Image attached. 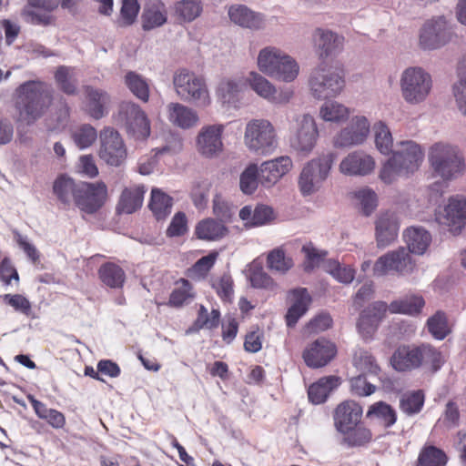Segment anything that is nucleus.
I'll return each instance as SVG.
<instances>
[{"label": "nucleus", "instance_id": "obj_1", "mask_svg": "<svg viewBox=\"0 0 466 466\" xmlns=\"http://www.w3.org/2000/svg\"><path fill=\"white\" fill-rule=\"evenodd\" d=\"M54 102V89L42 80H27L13 94L14 119L17 124L31 126L42 118Z\"/></svg>", "mask_w": 466, "mask_h": 466}, {"label": "nucleus", "instance_id": "obj_2", "mask_svg": "<svg viewBox=\"0 0 466 466\" xmlns=\"http://www.w3.org/2000/svg\"><path fill=\"white\" fill-rule=\"evenodd\" d=\"M391 365L398 371H410L425 367L435 372L443 363L441 353L430 344L418 347L400 346L393 353Z\"/></svg>", "mask_w": 466, "mask_h": 466}, {"label": "nucleus", "instance_id": "obj_3", "mask_svg": "<svg viewBox=\"0 0 466 466\" xmlns=\"http://www.w3.org/2000/svg\"><path fill=\"white\" fill-rule=\"evenodd\" d=\"M422 159L423 153L417 143L410 140L401 141L400 148L383 164L380 178L386 184H391L398 177L415 172Z\"/></svg>", "mask_w": 466, "mask_h": 466}, {"label": "nucleus", "instance_id": "obj_4", "mask_svg": "<svg viewBox=\"0 0 466 466\" xmlns=\"http://www.w3.org/2000/svg\"><path fill=\"white\" fill-rule=\"evenodd\" d=\"M428 159L435 177L443 181H451L461 176L465 169V159L457 146L438 142L433 144L428 154Z\"/></svg>", "mask_w": 466, "mask_h": 466}, {"label": "nucleus", "instance_id": "obj_5", "mask_svg": "<svg viewBox=\"0 0 466 466\" xmlns=\"http://www.w3.org/2000/svg\"><path fill=\"white\" fill-rule=\"evenodd\" d=\"M258 66L265 75L284 82L295 80L299 71L298 63L275 46H267L259 51Z\"/></svg>", "mask_w": 466, "mask_h": 466}, {"label": "nucleus", "instance_id": "obj_6", "mask_svg": "<svg viewBox=\"0 0 466 466\" xmlns=\"http://www.w3.org/2000/svg\"><path fill=\"white\" fill-rule=\"evenodd\" d=\"M244 145L255 156H269L279 147L277 130L268 119H251L245 127Z\"/></svg>", "mask_w": 466, "mask_h": 466}, {"label": "nucleus", "instance_id": "obj_7", "mask_svg": "<svg viewBox=\"0 0 466 466\" xmlns=\"http://www.w3.org/2000/svg\"><path fill=\"white\" fill-rule=\"evenodd\" d=\"M309 86L311 95L317 99L337 96L345 87L344 70L321 63L311 70Z\"/></svg>", "mask_w": 466, "mask_h": 466}, {"label": "nucleus", "instance_id": "obj_8", "mask_svg": "<svg viewBox=\"0 0 466 466\" xmlns=\"http://www.w3.org/2000/svg\"><path fill=\"white\" fill-rule=\"evenodd\" d=\"M335 154L327 153L309 160L302 168L299 177V187L303 196L317 192L328 178Z\"/></svg>", "mask_w": 466, "mask_h": 466}, {"label": "nucleus", "instance_id": "obj_9", "mask_svg": "<svg viewBox=\"0 0 466 466\" xmlns=\"http://www.w3.org/2000/svg\"><path fill=\"white\" fill-rule=\"evenodd\" d=\"M431 88V76L421 67H409L401 75V95L409 104L417 105L423 102Z\"/></svg>", "mask_w": 466, "mask_h": 466}, {"label": "nucleus", "instance_id": "obj_10", "mask_svg": "<svg viewBox=\"0 0 466 466\" xmlns=\"http://www.w3.org/2000/svg\"><path fill=\"white\" fill-rule=\"evenodd\" d=\"M116 123L136 139H146L150 135V122L142 108L130 101H124L114 116Z\"/></svg>", "mask_w": 466, "mask_h": 466}, {"label": "nucleus", "instance_id": "obj_11", "mask_svg": "<svg viewBox=\"0 0 466 466\" xmlns=\"http://www.w3.org/2000/svg\"><path fill=\"white\" fill-rule=\"evenodd\" d=\"M293 121L290 147L298 153L307 156L315 147L319 137L316 121L309 114L296 115Z\"/></svg>", "mask_w": 466, "mask_h": 466}, {"label": "nucleus", "instance_id": "obj_12", "mask_svg": "<svg viewBox=\"0 0 466 466\" xmlns=\"http://www.w3.org/2000/svg\"><path fill=\"white\" fill-rule=\"evenodd\" d=\"M452 36L450 24L443 15L424 23L420 31L419 46L423 50H435L448 44Z\"/></svg>", "mask_w": 466, "mask_h": 466}, {"label": "nucleus", "instance_id": "obj_13", "mask_svg": "<svg viewBox=\"0 0 466 466\" xmlns=\"http://www.w3.org/2000/svg\"><path fill=\"white\" fill-rule=\"evenodd\" d=\"M106 198L107 187L103 181L79 182L75 205L82 212L94 214L104 206Z\"/></svg>", "mask_w": 466, "mask_h": 466}, {"label": "nucleus", "instance_id": "obj_14", "mask_svg": "<svg viewBox=\"0 0 466 466\" xmlns=\"http://www.w3.org/2000/svg\"><path fill=\"white\" fill-rule=\"evenodd\" d=\"M415 263L410 252L405 248H399L380 257L373 266V272L377 276H383L390 271L400 274L412 272Z\"/></svg>", "mask_w": 466, "mask_h": 466}, {"label": "nucleus", "instance_id": "obj_15", "mask_svg": "<svg viewBox=\"0 0 466 466\" xmlns=\"http://www.w3.org/2000/svg\"><path fill=\"white\" fill-rule=\"evenodd\" d=\"M99 157L106 164L120 166L127 157V150L119 133L113 127H105L100 133Z\"/></svg>", "mask_w": 466, "mask_h": 466}, {"label": "nucleus", "instance_id": "obj_16", "mask_svg": "<svg viewBox=\"0 0 466 466\" xmlns=\"http://www.w3.org/2000/svg\"><path fill=\"white\" fill-rule=\"evenodd\" d=\"M370 129V122L365 116H354L350 124L334 137L333 145L339 148L361 145L367 139Z\"/></svg>", "mask_w": 466, "mask_h": 466}, {"label": "nucleus", "instance_id": "obj_17", "mask_svg": "<svg viewBox=\"0 0 466 466\" xmlns=\"http://www.w3.org/2000/svg\"><path fill=\"white\" fill-rule=\"evenodd\" d=\"M439 224L449 228L451 232L457 233L466 225V199L451 198L447 206L436 214Z\"/></svg>", "mask_w": 466, "mask_h": 466}, {"label": "nucleus", "instance_id": "obj_18", "mask_svg": "<svg viewBox=\"0 0 466 466\" xmlns=\"http://www.w3.org/2000/svg\"><path fill=\"white\" fill-rule=\"evenodd\" d=\"M312 41L315 52L321 60L337 56L344 46V37L329 29H315Z\"/></svg>", "mask_w": 466, "mask_h": 466}, {"label": "nucleus", "instance_id": "obj_19", "mask_svg": "<svg viewBox=\"0 0 466 466\" xmlns=\"http://www.w3.org/2000/svg\"><path fill=\"white\" fill-rule=\"evenodd\" d=\"M375 168V160L364 151L357 150L348 154L339 164V171L346 176L364 177Z\"/></svg>", "mask_w": 466, "mask_h": 466}, {"label": "nucleus", "instance_id": "obj_20", "mask_svg": "<svg viewBox=\"0 0 466 466\" xmlns=\"http://www.w3.org/2000/svg\"><path fill=\"white\" fill-rule=\"evenodd\" d=\"M84 93V110L89 116L97 120L107 115L111 97L106 91L85 86Z\"/></svg>", "mask_w": 466, "mask_h": 466}, {"label": "nucleus", "instance_id": "obj_21", "mask_svg": "<svg viewBox=\"0 0 466 466\" xmlns=\"http://www.w3.org/2000/svg\"><path fill=\"white\" fill-rule=\"evenodd\" d=\"M335 354V345L326 339L320 338L304 350L303 359L309 367L316 369L327 365Z\"/></svg>", "mask_w": 466, "mask_h": 466}, {"label": "nucleus", "instance_id": "obj_22", "mask_svg": "<svg viewBox=\"0 0 466 466\" xmlns=\"http://www.w3.org/2000/svg\"><path fill=\"white\" fill-rule=\"evenodd\" d=\"M292 167V160L288 156H282L272 160L263 162L259 168V181L265 187L274 186Z\"/></svg>", "mask_w": 466, "mask_h": 466}, {"label": "nucleus", "instance_id": "obj_23", "mask_svg": "<svg viewBox=\"0 0 466 466\" xmlns=\"http://www.w3.org/2000/svg\"><path fill=\"white\" fill-rule=\"evenodd\" d=\"M398 231L399 222L396 215L390 211L380 213L375 221L377 246L380 248L390 246L396 239Z\"/></svg>", "mask_w": 466, "mask_h": 466}, {"label": "nucleus", "instance_id": "obj_24", "mask_svg": "<svg viewBox=\"0 0 466 466\" xmlns=\"http://www.w3.org/2000/svg\"><path fill=\"white\" fill-rule=\"evenodd\" d=\"M362 408L353 400H346L340 403L335 410V426L341 433H346L354 429L360 420Z\"/></svg>", "mask_w": 466, "mask_h": 466}, {"label": "nucleus", "instance_id": "obj_25", "mask_svg": "<svg viewBox=\"0 0 466 466\" xmlns=\"http://www.w3.org/2000/svg\"><path fill=\"white\" fill-rule=\"evenodd\" d=\"M174 86L177 95L186 100H196L201 97L203 83L193 73L180 70L174 76Z\"/></svg>", "mask_w": 466, "mask_h": 466}, {"label": "nucleus", "instance_id": "obj_26", "mask_svg": "<svg viewBox=\"0 0 466 466\" xmlns=\"http://www.w3.org/2000/svg\"><path fill=\"white\" fill-rule=\"evenodd\" d=\"M228 16L234 24L250 30H260L265 26V17L244 5H233L228 8Z\"/></svg>", "mask_w": 466, "mask_h": 466}, {"label": "nucleus", "instance_id": "obj_27", "mask_svg": "<svg viewBox=\"0 0 466 466\" xmlns=\"http://www.w3.org/2000/svg\"><path fill=\"white\" fill-rule=\"evenodd\" d=\"M146 188L142 185L125 187L121 193L117 210L121 213L132 214L141 208Z\"/></svg>", "mask_w": 466, "mask_h": 466}, {"label": "nucleus", "instance_id": "obj_28", "mask_svg": "<svg viewBox=\"0 0 466 466\" xmlns=\"http://www.w3.org/2000/svg\"><path fill=\"white\" fill-rule=\"evenodd\" d=\"M293 303L286 314V321L289 327H294L300 317L308 310L311 298L306 289H296L291 291Z\"/></svg>", "mask_w": 466, "mask_h": 466}, {"label": "nucleus", "instance_id": "obj_29", "mask_svg": "<svg viewBox=\"0 0 466 466\" xmlns=\"http://www.w3.org/2000/svg\"><path fill=\"white\" fill-rule=\"evenodd\" d=\"M98 279L110 289H121L126 281L124 269L116 263L105 262L97 270Z\"/></svg>", "mask_w": 466, "mask_h": 466}, {"label": "nucleus", "instance_id": "obj_30", "mask_svg": "<svg viewBox=\"0 0 466 466\" xmlns=\"http://www.w3.org/2000/svg\"><path fill=\"white\" fill-rule=\"evenodd\" d=\"M141 18L144 30H151L161 26L167 19L166 5L160 1L149 3L145 7Z\"/></svg>", "mask_w": 466, "mask_h": 466}, {"label": "nucleus", "instance_id": "obj_31", "mask_svg": "<svg viewBox=\"0 0 466 466\" xmlns=\"http://www.w3.org/2000/svg\"><path fill=\"white\" fill-rule=\"evenodd\" d=\"M404 239L410 253L421 255L428 248L431 237L427 230L420 227H410L404 232Z\"/></svg>", "mask_w": 466, "mask_h": 466}, {"label": "nucleus", "instance_id": "obj_32", "mask_svg": "<svg viewBox=\"0 0 466 466\" xmlns=\"http://www.w3.org/2000/svg\"><path fill=\"white\" fill-rule=\"evenodd\" d=\"M30 403L36 414V416L46 421V423L51 426L53 429L61 430L66 424V416L61 411L51 409L46 406L44 402L34 399L33 397L29 398Z\"/></svg>", "mask_w": 466, "mask_h": 466}, {"label": "nucleus", "instance_id": "obj_33", "mask_svg": "<svg viewBox=\"0 0 466 466\" xmlns=\"http://www.w3.org/2000/svg\"><path fill=\"white\" fill-rule=\"evenodd\" d=\"M225 126L216 124L206 127V158H218L224 151L222 134Z\"/></svg>", "mask_w": 466, "mask_h": 466}, {"label": "nucleus", "instance_id": "obj_34", "mask_svg": "<svg viewBox=\"0 0 466 466\" xmlns=\"http://www.w3.org/2000/svg\"><path fill=\"white\" fill-rule=\"evenodd\" d=\"M339 384V379L336 376L324 377L309 386L308 396L313 404L323 403L330 391Z\"/></svg>", "mask_w": 466, "mask_h": 466}, {"label": "nucleus", "instance_id": "obj_35", "mask_svg": "<svg viewBox=\"0 0 466 466\" xmlns=\"http://www.w3.org/2000/svg\"><path fill=\"white\" fill-rule=\"evenodd\" d=\"M168 118L174 125L184 129L192 127L198 120L195 111L179 103L168 106Z\"/></svg>", "mask_w": 466, "mask_h": 466}, {"label": "nucleus", "instance_id": "obj_36", "mask_svg": "<svg viewBox=\"0 0 466 466\" xmlns=\"http://www.w3.org/2000/svg\"><path fill=\"white\" fill-rule=\"evenodd\" d=\"M175 285L176 287L170 293L168 301L166 303L157 302V307L166 305L170 308H181L195 297L193 288L187 279H180L175 282Z\"/></svg>", "mask_w": 466, "mask_h": 466}, {"label": "nucleus", "instance_id": "obj_37", "mask_svg": "<svg viewBox=\"0 0 466 466\" xmlns=\"http://www.w3.org/2000/svg\"><path fill=\"white\" fill-rule=\"evenodd\" d=\"M76 189H78V183L64 176L58 177L53 185L54 194L64 205H70L72 201L75 203Z\"/></svg>", "mask_w": 466, "mask_h": 466}, {"label": "nucleus", "instance_id": "obj_38", "mask_svg": "<svg viewBox=\"0 0 466 466\" xmlns=\"http://www.w3.org/2000/svg\"><path fill=\"white\" fill-rule=\"evenodd\" d=\"M172 204L171 197L160 189H152L149 208L157 220L165 219L171 213Z\"/></svg>", "mask_w": 466, "mask_h": 466}, {"label": "nucleus", "instance_id": "obj_39", "mask_svg": "<svg viewBox=\"0 0 466 466\" xmlns=\"http://www.w3.org/2000/svg\"><path fill=\"white\" fill-rule=\"evenodd\" d=\"M424 305L425 301L421 296L410 295L401 299L392 301L389 305V310L391 313L415 315L420 312Z\"/></svg>", "mask_w": 466, "mask_h": 466}, {"label": "nucleus", "instance_id": "obj_40", "mask_svg": "<svg viewBox=\"0 0 466 466\" xmlns=\"http://www.w3.org/2000/svg\"><path fill=\"white\" fill-rule=\"evenodd\" d=\"M125 84L130 92L144 103L149 100V85L139 74L129 71L125 76Z\"/></svg>", "mask_w": 466, "mask_h": 466}, {"label": "nucleus", "instance_id": "obj_41", "mask_svg": "<svg viewBox=\"0 0 466 466\" xmlns=\"http://www.w3.org/2000/svg\"><path fill=\"white\" fill-rule=\"evenodd\" d=\"M367 417L379 420L386 428L391 427L397 420L395 410L383 401L371 405L367 412Z\"/></svg>", "mask_w": 466, "mask_h": 466}, {"label": "nucleus", "instance_id": "obj_42", "mask_svg": "<svg viewBox=\"0 0 466 466\" xmlns=\"http://www.w3.org/2000/svg\"><path fill=\"white\" fill-rule=\"evenodd\" d=\"M259 173V168L255 163L248 164L242 171L239 177V187L244 194L251 195L257 190L260 183Z\"/></svg>", "mask_w": 466, "mask_h": 466}, {"label": "nucleus", "instance_id": "obj_43", "mask_svg": "<svg viewBox=\"0 0 466 466\" xmlns=\"http://www.w3.org/2000/svg\"><path fill=\"white\" fill-rule=\"evenodd\" d=\"M251 89L260 97L269 101L275 92V86L263 76L257 72H250L247 77Z\"/></svg>", "mask_w": 466, "mask_h": 466}, {"label": "nucleus", "instance_id": "obj_44", "mask_svg": "<svg viewBox=\"0 0 466 466\" xmlns=\"http://www.w3.org/2000/svg\"><path fill=\"white\" fill-rule=\"evenodd\" d=\"M319 115L325 121L340 122L348 118L349 109L337 101L329 100L321 106Z\"/></svg>", "mask_w": 466, "mask_h": 466}, {"label": "nucleus", "instance_id": "obj_45", "mask_svg": "<svg viewBox=\"0 0 466 466\" xmlns=\"http://www.w3.org/2000/svg\"><path fill=\"white\" fill-rule=\"evenodd\" d=\"M52 13L53 11L32 10L25 7L22 10L21 15L30 25L46 27L56 24V17Z\"/></svg>", "mask_w": 466, "mask_h": 466}, {"label": "nucleus", "instance_id": "obj_46", "mask_svg": "<svg viewBox=\"0 0 466 466\" xmlns=\"http://www.w3.org/2000/svg\"><path fill=\"white\" fill-rule=\"evenodd\" d=\"M353 364L363 374L378 375L380 370L374 357L364 350H358L354 353Z\"/></svg>", "mask_w": 466, "mask_h": 466}, {"label": "nucleus", "instance_id": "obj_47", "mask_svg": "<svg viewBox=\"0 0 466 466\" xmlns=\"http://www.w3.org/2000/svg\"><path fill=\"white\" fill-rule=\"evenodd\" d=\"M424 404V394L421 390L407 392L401 395L400 408L407 415L419 413Z\"/></svg>", "mask_w": 466, "mask_h": 466}, {"label": "nucleus", "instance_id": "obj_48", "mask_svg": "<svg viewBox=\"0 0 466 466\" xmlns=\"http://www.w3.org/2000/svg\"><path fill=\"white\" fill-rule=\"evenodd\" d=\"M202 10L200 0H182L175 5L177 16L184 21L190 22L199 15Z\"/></svg>", "mask_w": 466, "mask_h": 466}, {"label": "nucleus", "instance_id": "obj_49", "mask_svg": "<svg viewBox=\"0 0 466 466\" xmlns=\"http://www.w3.org/2000/svg\"><path fill=\"white\" fill-rule=\"evenodd\" d=\"M376 147L380 153L388 155L392 151L393 139L389 127L383 122L373 126Z\"/></svg>", "mask_w": 466, "mask_h": 466}, {"label": "nucleus", "instance_id": "obj_50", "mask_svg": "<svg viewBox=\"0 0 466 466\" xmlns=\"http://www.w3.org/2000/svg\"><path fill=\"white\" fill-rule=\"evenodd\" d=\"M267 265L270 270L284 274L293 267V260L286 257L283 249L275 248L268 253Z\"/></svg>", "mask_w": 466, "mask_h": 466}, {"label": "nucleus", "instance_id": "obj_51", "mask_svg": "<svg viewBox=\"0 0 466 466\" xmlns=\"http://www.w3.org/2000/svg\"><path fill=\"white\" fill-rule=\"evenodd\" d=\"M446 463V454L434 446H429L420 453L417 466H445Z\"/></svg>", "mask_w": 466, "mask_h": 466}, {"label": "nucleus", "instance_id": "obj_52", "mask_svg": "<svg viewBox=\"0 0 466 466\" xmlns=\"http://www.w3.org/2000/svg\"><path fill=\"white\" fill-rule=\"evenodd\" d=\"M429 332L437 339H443L450 332L446 314L437 311L427 321Z\"/></svg>", "mask_w": 466, "mask_h": 466}, {"label": "nucleus", "instance_id": "obj_53", "mask_svg": "<svg viewBox=\"0 0 466 466\" xmlns=\"http://www.w3.org/2000/svg\"><path fill=\"white\" fill-rule=\"evenodd\" d=\"M460 80L452 86L453 96L459 111L466 116V65H460Z\"/></svg>", "mask_w": 466, "mask_h": 466}, {"label": "nucleus", "instance_id": "obj_54", "mask_svg": "<svg viewBox=\"0 0 466 466\" xmlns=\"http://www.w3.org/2000/svg\"><path fill=\"white\" fill-rule=\"evenodd\" d=\"M72 137L79 148H86L96 141L97 133L91 125L85 124L74 131Z\"/></svg>", "mask_w": 466, "mask_h": 466}, {"label": "nucleus", "instance_id": "obj_55", "mask_svg": "<svg viewBox=\"0 0 466 466\" xmlns=\"http://www.w3.org/2000/svg\"><path fill=\"white\" fill-rule=\"evenodd\" d=\"M55 80L58 87L66 95L76 94V81L72 80L67 67L59 66L55 73Z\"/></svg>", "mask_w": 466, "mask_h": 466}, {"label": "nucleus", "instance_id": "obj_56", "mask_svg": "<svg viewBox=\"0 0 466 466\" xmlns=\"http://www.w3.org/2000/svg\"><path fill=\"white\" fill-rule=\"evenodd\" d=\"M345 434L343 441L350 447L363 446L371 440V432L363 427H355Z\"/></svg>", "mask_w": 466, "mask_h": 466}, {"label": "nucleus", "instance_id": "obj_57", "mask_svg": "<svg viewBox=\"0 0 466 466\" xmlns=\"http://www.w3.org/2000/svg\"><path fill=\"white\" fill-rule=\"evenodd\" d=\"M213 213L218 220L228 223L235 213V208L229 205L220 195H216L213 199Z\"/></svg>", "mask_w": 466, "mask_h": 466}, {"label": "nucleus", "instance_id": "obj_58", "mask_svg": "<svg viewBox=\"0 0 466 466\" xmlns=\"http://www.w3.org/2000/svg\"><path fill=\"white\" fill-rule=\"evenodd\" d=\"M252 287L257 289H273L275 282L261 268L253 267L249 275Z\"/></svg>", "mask_w": 466, "mask_h": 466}, {"label": "nucleus", "instance_id": "obj_59", "mask_svg": "<svg viewBox=\"0 0 466 466\" xmlns=\"http://www.w3.org/2000/svg\"><path fill=\"white\" fill-rule=\"evenodd\" d=\"M367 374L360 373L350 380L351 391L358 396H369L375 391V386L366 379Z\"/></svg>", "mask_w": 466, "mask_h": 466}, {"label": "nucleus", "instance_id": "obj_60", "mask_svg": "<svg viewBox=\"0 0 466 466\" xmlns=\"http://www.w3.org/2000/svg\"><path fill=\"white\" fill-rule=\"evenodd\" d=\"M357 198L360 202L361 209L364 215H370L377 207V195L369 188L361 189L356 193Z\"/></svg>", "mask_w": 466, "mask_h": 466}, {"label": "nucleus", "instance_id": "obj_61", "mask_svg": "<svg viewBox=\"0 0 466 466\" xmlns=\"http://www.w3.org/2000/svg\"><path fill=\"white\" fill-rule=\"evenodd\" d=\"M139 11L137 0H123L120 10L121 23L123 25H130L136 20Z\"/></svg>", "mask_w": 466, "mask_h": 466}, {"label": "nucleus", "instance_id": "obj_62", "mask_svg": "<svg viewBox=\"0 0 466 466\" xmlns=\"http://www.w3.org/2000/svg\"><path fill=\"white\" fill-rule=\"evenodd\" d=\"M224 224L220 220L206 219V240H218L226 237L228 229Z\"/></svg>", "mask_w": 466, "mask_h": 466}, {"label": "nucleus", "instance_id": "obj_63", "mask_svg": "<svg viewBox=\"0 0 466 466\" xmlns=\"http://www.w3.org/2000/svg\"><path fill=\"white\" fill-rule=\"evenodd\" d=\"M211 287L216 290L218 295L223 299H229L232 293V279L228 274H224L219 279H211Z\"/></svg>", "mask_w": 466, "mask_h": 466}, {"label": "nucleus", "instance_id": "obj_64", "mask_svg": "<svg viewBox=\"0 0 466 466\" xmlns=\"http://www.w3.org/2000/svg\"><path fill=\"white\" fill-rule=\"evenodd\" d=\"M379 322L369 315V313L361 312L357 323L359 332L364 339L371 338L377 329Z\"/></svg>", "mask_w": 466, "mask_h": 466}]
</instances>
